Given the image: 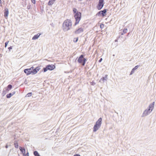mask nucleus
Segmentation results:
<instances>
[{
	"label": "nucleus",
	"instance_id": "obj_6",
	"mask_svg": "<svg viewBox=\"0 0 156 156\" xmlns=\"http://www.w3.org/2000/svg\"><path fill=\"white\" fill-rule=\"evenodd\" d=\"M79 63H80L82 65L84 66L85 64L87 59L84 57V55H81L79 58L78 60Z\"/></svg>",
	"mask_w": 156,
	"mask_h": 156
},
{
	"label": "nucleus",
	"instance_id": "obj_2",
	"mask_svg": "<svg viewBox=\"0 0 156 156\" xmlns=\"http://www.w3.org/2000/svg\"><path fill=\"white\" fill-rule=\"evenodd\" d=\"M72 23L70 20H66L63 23V30L65 31H67L71 29Z\"/></svg>",
	"mask_w": 156,
	"mask_h": 156
},
{
	"label": "nucleus",
	"instance_id": "obj_28",
	"mask_svg": "<svg viewBox=\"0 0 156 156\" xmlns=\"http://www.w3.org/2000/svg\"><path fill=\"white\" fill-rule=\"evenodd\" d=\"M90 83L91 85L93 86L94 85L96 84V83L94 81H92V82H90Z\"/></svg>",
	"mask_w": 156,
	"mask_h": 156
},
{
	"label": "nucleus",
	"instance_id": "obj_15",
	"mask_svg": "<svg viewBox=\"0 0 156 156\" xmlns=\"http://www.w3.org/2000/svg\"><path fill=\"white\" fill-rule=\"evenodd\" d=\"M41 35V34L40 33H38L37 34L34 35L32 37V40H34L38 39Z\"/></svg>",
	"mask_w": 156,
	"mask_h": 156
},
{
	"label": "nucleus",
	"instance_id": "obj_33",
	"mask_svg": "<svg viewBox=\"0 0 156 156\" xmlns=\"http://www.w3.org/2000/svg\"><path fill=\"white\" fill-rule=\"evenodd\" d=\"M8 49L9 50V51H10V50L12 49V47L10 46V47L8 48Z\"/></svg>",
	"mask_w": 156,
	"mask_h": 156
},
{
	"label": "nucleus",
	"instance_id": "obj_19",
	"mask_svg": "<svg viewBox=\"0 0 156 156\" xmlns=\"http://www.w3.org/2000/svg\"><path fill=\"white\" fill-rule=\"evenodd\" d=\"M12 88V86L11 84H9L5 88L7 90V91H9Z\"/></svg>",
	"mask_w": 156,
	"mask_h": 156
},
{
	"label": "nucleus",
	"instance_id": "obj_4",
	"mask_svg": "<svg viewBox=\"0 0 156 156\" xmlns=\"http://www.w3.org/2000/svg\"><path fill=\"white\" fill-rule=\"evenodd\" d=\"M74 16L76 20V22L75 23V25H76L79 23L81 19V13L80 12H77L76 14H75Z\"/></svg>",
	"mask_w": 156,
	"mask_h": 156
},
{
	"label": "nucleus",
	"instance_id": "obj_41",
	"mask_svg": "<svg viewBox=\"0 0 156 156\" xmlns=\"http://www.w3.org/2000/svg\"><path fill=\"white\" fill-rule=\"evenodd\" d=\"M89 74L90 75V74H90V73H88V74Z\"/></svg>",
	"mask_w": 156,
	"mask_h": 156
},
{
	"label": "nucleus",
	"instance_id": "obj_31",
	"mask_svg": "<svg viewBox=\"0 0 156 156\" xmlns=\"http://www.w3.org/2000/svg\"><path fill=\"white\" fill-rule=\"evenodd\" d=\"M31 2L34 3V4H35L36 3V0H31Z\"/></svg>",
	"mask_w": 156,
	"mask_h": 156
},
{
	"label": "nucleus",
	"instance_id": "obj_8",
	"mask_svg": "<svg viewBox=\"0 0 156 156\" xmlns=\"http://www.w3.org/2000/svg\"><path fill=\"white\" fill-rule=\"evenodd\" d=\"M104 5V0H99L96 8L99 10H101Z\"/></svg>",
	"mask_w": 156,
	"mask_h": 156
},
{
	"label": "nucleus",
	"instance_id": "obj_12",
	"mask_svg": "<svg viewBox=\"0 0 156 156\" xmlns=\"http://www.w3.org/2000/svg\"><path fill=\"white\" fill-rule=\"evenodd\" d=\"M139 66L140 65H137L134 68H133L132 69L130 75H131L133 74L135 70H136L139 67Z\"/></svg>",
	"mask_w": 156,
	"mask_h": 156
},
{
	"label": "nucleus",
	"instance_id": "obj_16",
	"mask_svg": "<svg viewBox=\"0 0 156 156\" xmlns=\"http://www.w3.org/2000/svg\"><path fill=\"white\" fill-rule=\"evenodd\" d=\"M15 92L14 91L12 93H10L9 94H7L6 96V98H10L13 95L15 94Z\"/></svg>",
	"mask_w": 156,
	"mask_h": 156
},
{
	"label": "nucleus",
	"instance_id": "obj_39",
	"mask_svg": "<svg viewBox=\"0 0 156 156\" xmlns=\"http://www.w3.org/2000/svg\"><path fill=\"white\" fill-rule=\"evenodd\" d=\"M2 3V1H1V0H0V4H1Z\"/></svg>",
	"mask_w": 156,
	"mask_h": 156
},
{
	"label": "nucleus",
	"instance_id": "obj_22",
	"mask_svg": "<svg viewBox=\"0 0 156 156\" xmlns=\"http://www.w3.org/2000/svg\"><path fill=\"white\" fill-rule=\"evenodd\" d=\"M14 146L16 148H18V143L17 141L15 140L14 142Z\"/></svg>",
	"mask_w": 156,
	"mask_h": 156
},
{
	"label": "nucleus",
	"instance_id": "obj_14",
	"mask_svg": "<svg viewBox=\"0 0 156 156\" xmlns=\"http://www.w3.org/2000/svg\"><path fill=\"white\" fill-rule=\"evenodd\" d=\"M83 31V29L81 28H79L77 30H76L75 32L74 33L75 34H77L80 33Z\"/></svg>",
	"mask_w": 156,
	"mask_h": 156
},
{
	"label": "nucleus",
	"instance_id": "obj_27",
	"mask_svg": "<svg viewBox=\"0 0 156 156\" xmlns=\"http://www.w3.org/2000/svg\"><path fill=\"white\" fill-rule=\"evenodd\" d=\"M104 25L103 23H101L100 25V27L102 29L104 27Z\"/></svg>",
	"mask_w": 156,
	"mask_h": 156
},
{
	"label": "nucleus",
	"instance_id": "obj_9",
	"mask_svg": "<svg viewBox=\"0 0 156 156\" xmlns=\"http://www.w3.org/2000/svg\"><path fill=\"white\" fill-rule=\"evenodd\" d=\"M108 75H106L105 76L103 77L100 80L99 82L103 84L104 82H106L108 80Z\"/></svg>",
	"mask_w": 156,
	"mask_h": 156
},
{
	"label": "nucleus",
	"instance_id": "obj_35",
	"mask_svg": "<svg viewBox=\"0 0 156 156\" xmlns=\"http://www.w3.org/2000/svg\"><path fill=\"white\" fill-rule=\"evenodd\" d=\"M8 145L7 144H6V145H5V147L6 148H8Z\"/></svg>",
	"mask_w": 156,
	"mask_h": 156
},
{
	"label": "nucleus",
	"instance_id": "obj_24",
	"mask_svg": "<svg viewBox=\"0 0 156 156\" xmlns=\"http://www.w3.org/2000/svg\"><path fill=\"white\" fill-rule=\"evenodd\" d=\"M32 95V93L30 92L28 93L26 96V97H28Z\"/></svg>",
	"mask_w": 156,
	"mask_h": 156
},
{
	"label": "nucleus",
	"instance_id": "obj_21",
	"mask_svg": "<svg viewBox=\"0 0 156 156\" xmlns=\"http://www.w3.org/2000/svg\"><path fill=\"white\" fill-rule=\"evenodd\" d=\"M54 2L55 1H54L52 0H49V1L48 2V5H51L53 4Z\"/></svg>",
	"mask_w": 156,
	"mask_h": 156
},
{
	"label": "nucleus",
	"instance_id": "obj_29",
	"mask_svg": "<svg viewBox=\"0 0 156 156\" xmlns=\"http://www.w3.org/2000/svg\"><path fill=\"white\" fill-rule=\"evenodd\" d=\"M9 42V41H8L5 42V48H6Z\"/></svg>",
	"mask_w": 156,
	"mask_h": 156
},
{
	"label": "nucleus",
	"instance_id": "obj_32",
	"mask_svg": "<svg viewBox=\"0 0 156 156\" xmlns=\"http://www.w3.org/2000/svg\"><path fill=\"white\" fill-rule=\"evenodd\" d=\"M102 58H101L98 61V62H101V61H102Z\"/></svg>",
	"mask_w": 156,
	"mask_h": 156
},
{
	"label": "nucleus",
	"instance_id": "obj_34",
	"mask_svg": "<svg viewBox=\"0 0 156 156\" xmlns=\"http://www.w3.org/2000/svg\"><path fill=\"white\" fill-rule=\"evenodd\" d=\"M74 156H81L78 154H75L74 155Z\"/></svg>",
	"mask_w": 156,
	"mask_h": 156
},
{
	"label": "nucleus",
	"instance_id": "obj_42",
	"mask_svg": "<svg viewBox=\"0 0 156 156\" xmlns=\"http://www.w3.org/2000/svg\"><path fill=\"white\" fill-rule=\"evenodd\" d=\"M90 58H91V56H90Z\"/></svg>",
	"mask_w": 156,
	"mask_h": 156
},
{
	"label": "nucleus",
	"instance_id": "obj_30",
	"mask_svg": "<svg viewBox=\"0 0 156 156\" xmlns=\"http://www.w3.org/2000/svg\"><path fill=\"white\" fill-rule=\"evenodd\" d=\"M30 70V71L33 70L34 69V68L33 66H32L30 68H29Z\"/></svg>",
	"mask_w": 156,
	"mask_h": 156
},
{
	"label": "nucleus",
	"instance_id": "obj_17",
	"mask_svg": "<svg viewBox=\"0 0 156 156\" xmlns=\"http://www.w3.org/2000/svg\"><path fill=\"white\" fill-rule=\"evenodd\" d=\"M19 149L21 152L23 153V154L25 155V154L26 153L25 149L24 148L22 147H19Z\"/></svg>",
	"mask_w": 156,
	"mask_h": 156
},
{
	"label": "nucleus",
	"instance_id": "obj_23",
	"mask_svg": "<svg viewBox=\"0 0 156 156\" xmlns=\"http://www.w3.org/2000/svg\"><path fill=\"white\" fill-rule=\"evenodd\" d=\"M34 154L35 156H40L39 154L37 151H35L34 152Z\"/></svg>",
	"mask_w": 156,
	"mask_h": 156
},
{
	"label": "nucleus",
	"instance_id": "obj_11",
	"mask_svg": "<svg viewBox=\"0 0 156 156\" xmlns=\"http://www.w3.org/2000/svg\"><path fill=\"white\" fill-rule=\"evenodd\" d=\"M24 72L27 75H28L31 74H32V71L30 70L29 69H24Z\"/></svg>",
	"mask_w": 156,
	"mask_h": 156
},
{
	"label": "nucleus",
	"instance_id": "obj_20",
	"mask_svg": "<svg viewBox=\"0 0 156 156\" xmlns=\"http://www.w3.org/2000/svg\"><path fill=\"white\" fill-rule=\"evenodd\" d=\"M127 31V29L126 28H125L122 31V32L121 33V34L122 35L124 34H126Z\"/></svg>",
	"mask_w": 156,
	"mask_h": 156
},
{
	"label": "nucleus",
	"instance_id": "obj_25",
	"mask_svg": "<svg viewBox=\"0 0 156 156\" xmlns=\"http://www.w3.org/2000/svg\"><path fill=\"white\" fill-rule=\"evenodd\" d=\"M73 12L75 14H76V13H77V12H78L77 11V9H76L75 8H73Z\"/></svg>",
	"mask_w": 156,
	"mask_h": 156
},
{
	"label": "nucleus",
	"instance_id": "obj_37",
	"mask_svg": "<svg viewBox=\"0 0 156 156\" xmlns=\"http://www.w3.org/2000/svg\"><path fill=\"white\" fill-rule=\"evenodd\" d=\"M129 33L127 34V37H129Z\"/></svg>",
	"mask_w": 156,
	"mask_h": 156
},
{
	"label": "nucleus",
	"instance_id": "obj_13",
	"mask_svg": "<svg viewBox=\"0 0 156 156\" xmlns=\"http://www.w3.org/2000/svg\"><path fill=\"white\" fill-rule=\"evenodd\" d=\"M9 10L7 8H5L4 9V16L6 18L7 17L9 14Z\"/></svg>",
	"mask_w": 156,
	"mask_h": 156
},
{
	"label": "nucleus",
	"instance_id": "obj_18",
	"mask_svg": "<svg viewBox=\"0 0 156 156\" xmlns=\"http://www.w3.org/2000/svg\"><path fill=\"white\" fill-rule=\"evenodd\" d=\"M9 91H7V89L5 88L3 89V90L2 91V95L3 96H4Z\"/></svg>",
	"mask_w": 156,
	"mask_h": 156
},
{
	"label": "nucleus",
	"instance_id": "obj_5",
	"mask_svg": "<svg viewBox=\"0 0 156 156\" xmlns=\"http://www.w3.org/2000/svg\"><path fill=\"white\" fill-rule=\"evenodd\" d=\"M55 68V66L53 65H47L45 67L43 68V70L44 72H46L48 70H52Z\"/></svg>",
	"mask_w": 156,
	"mask_h": 156
},
{
	"label": "nucleus",
	"instance_id": "obj_40",
	"mask_svg": "<svg viewBox=\"0 0 156 156\" xmlns=\"http://www.w3.org/2000/svg\"><path fill=\"white\" fill-rule=\"evenodd\" d=\"M2 6V5H1V4H0V6Z\"/></svg>",
	"mask_w": 156,
	"mask_h": 156
},
{
	"label": "nucleus",
	"instance_id": "obj_38",
	"mask_svg": "<svg viewBox=\"0 0 156 156\" xmlns=\"http://www.w3.org/2000/svg\"><path fill=\"white\" fill-rule=\"evenodd\" d=\"M115 42H117L118 41V40L117 39H115Z\"/></svg>",
	"mask_w": 156,
	"mask_h": 156
},
{
	"label": "nucleus",
	"instance_id": "obj_26",
	"mask_svg": "<svg viewBox=\"0 0 156 156\" xmlns=\"http://www.w3.org/2000/svg\"><path fill=\"white\" fill-rule=\"evenodd\" d=\"M78 37H76V38H74L73 41L75 43L76 42L78 41Z\"/></svg>",
	"mask_w": 156,
	"mask_h": 156
},
{
	"label": "nucleus",
	"instance_id": "obj_7",
	"mask_svg": "<svg viewBox=\"0 0 156 156\" xmlns=\"http://www.w3.org/2000/svg\"><path fill=\"white\" fill-rule=\"evenodd\" d=\"M107 12V9H104L103 10L99 11L96 14V16L99 17L102 16L103 17L106 15Z\"/></svg>",
	"mask_w": 156,
	"mask_h": 156
},
{
	"label": "nucleus",
	"instance_id": "obj_3",
	"mask_svg": "<svg viewBox=\"0 0 156 156\" xmlns=\"http://www.w3.org/2000/svg\"><path fill=\"white\" fill-rule=\"evenodd\" d=\"M102 119L100 118L97 121L93 127V132H95L100 127L102 123Z\"/></svg>",
	"mask_w": 156,
	"mask_h": 156
},
{
	"label": "nucleus",
	"instance_id": "obj_36",
	"mask_svg": "<svg viewBox=\"0 0 156 156\" xmlns=\"http://www.w3.org/2000/svg\"><path fill=\"white\" fill-rule=\"evenodd\" d=\"M26 154L28 156H29V152H27V153Z\"/></svg>",
	"mask_w": 156,
	"mask_h": 156
},
{
	"label": "nucleus",
	"instance_id": "obj_1",
	"mask_svg": "<svg viewBox=\"0 0 156 156\" xmlns=\"http://www.w3.org/2000/svg\"><path fill=\"white\" fill-rule=\"evenodd\" d=\"M154 102H153L149 105L147 108L143 112L142 114V117L146 116L151 112L154 109Z\"/></svg>",
	"mask_w": 156,
	"mask_h": 156
},
{
	"label": "nucleus",
	"instance_id": "obj_10",
	"mask_svg": "<svg viewBox=\"0 0 156 156\" xmlns=\"http://www.w3.org/2000/svg\"><path fill=\"white\" fill-rule=\"evenodd\" d=\"M41 66H37L33 70H31L32 74H35L41 69Z\"/></svg>",
	"mask_w": 156,
	"mask_h": 156
}]
</instances>
